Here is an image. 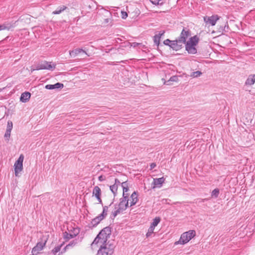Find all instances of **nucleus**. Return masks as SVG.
I'll list each match as a JSON object with an SVG mask.
<instances>
[{
  "mask_svg": "<svg viewBox=\"0 0 255 255\" xmlns=\"http://www.w3.org/2000/svg\"><path fill=\"white\" fill-rule=\"evenodd\" d=\"M111 22H112L111 18H109V17L104 19V23L105 24L111 23Z\"/></svg>",
  "mask_w": 255,
  "mask_h": 255,
  "instance_id": "nucleus-38",
  "label": "nucleus"
},
{
  "mask_svg": "<svg viewBox=\"0 0 255 255\" xmlns=\"http://www.w3.org/2000/svg\"><path fill=\"white\" fill-rule=\"evenodd\" d=\"M159 1V2H162V5L163 4V3H164V0H158Z\"/></svg>",
  "mask_w": 255,
  "mask_h": 255,
  "instance_id": "nucleus-50",
  "label": "nucleus"
},
{
  "mask_svg": "<svg viewBox=\"0 0 255 255\" xmlns=\"http://www.w3.org/2000/svg\"><path fill=\"white\" fill-rule=\"evenodd\" d=\"M149 1L153 4L156 5H162V2H159L158 0H149Z\"/></svg>",
  "mask_w": 255,
  "mask_h": 255,
  "instance_id": "nucleus-34",
  "label": "nucleus"
},
{
  "mask_svg": "<svg viewBox=\"0 0 255 255\" xmlns=\"http://www.w3.org/2000/svg\"><path fill=\"white\" fill-rule=\"evenodd\" d=\"M122 212L117 207V204L115 205V211L112 213V217L115 218L119 214Z\"/></svg>",
  "mask_w": 255,
  "mask_h": 255,
  "instance_id": "nucleus-25",
  "label": "nucleus"
},
{
  "mask_svg": "<svg viewBox=\"0 0 255 255\" xmlns=\"http://www.w3.org/2000/svg\"><path fill=\"white\" fill-rule=\"evenodd\" d=\"M199 38L197 35L191 37L186 43H189L192 45L196 46L199 42Z\"/></svg>",
  "mask_w": 255,
  "mask_h": 255,
  "instance_id": "nucleus-20",
  "label": "nucleus"
},
{
  "mask_svg": "<svg viewBox=\"0 0 255 255\" xmlns=\"http://www.w3.org/2000/svg\"><path fill=\"white\" fill-rule=\"evenodd\" d=\"M122 18L125 19L128 16V14L126 12H122Z\"/></svg>",
  "mask_w": 255,
  "mask_h": 255,
  "instance_id": "nucleus-44",
  "label": "nucleus"
},
{
  "mask_svg": "<svg viewBox=\"0 0 255 255\" xmlns=\"http://www.w3.org/2000/svg\"><path fill=\"white\" fill-rule=\"evenodd\" d=\"M101 190L98 186H95L92 191L93 196H95L98 200L99 203L102 204V200L101 198Z\"/></svg>",
  "mask_w": 255,
  "mask_h": 255,
  "instance_id": "nucleus-10",
  "label": "nucleus"
},
{
  "mask_svg": "<svg viewBox=\"0 0 255 255\" xmlns=\"http://www.w3.org/2000/svg\"><path fill=\"white\" fill-rule=\"evenodd\" d=\"M195 46L189 43H186L185 48L189 54H195L197 53V49Z\"/></svg>",
  "mask_w": 255,
  "mask_h": 255,
  "instance_id": "nucleus-15",
  "label": "nucleus"
},
{
  "mask_svg": "<svg viewBox=\"0 0 255 255\" xmlns=\"http://www.w3.org/2000/svg\"><path fill=\"white\" fill-rule=\"evenodd\" d=\"M99 242L101 243H105L104 241H102V237L100 236L99 234L93 242V244H98Z\"/></svg>",
  "mask_w": 255,
  "mask_h": 255,
  "instance_id": "nucleus-27",
  "label": "nucleus"
},
{
  "mask_svg": "<svg viewBox=\"0 0 255 255\" xmlns=\"http://www.w3.org/2000/svg\"><path fill=\"white\" fill-rule=\"evenodd\" d=\"M23 159L24 156L22 154H21L14 164V172L16 176H17L18 173L23 169Z\"/></svg>",
  "mask_w": 255,
  "mask_h": 255,
  "instance_id": "nucleus-4",
  "label": "nucleus"
},
{
  "mask_svg": "<svg viewBox=\"0 0 255 255\" xmlns=\"http://www.w3.org/2000/svg\"><path fill=\"white\" fill-rule=\"evenodd\" d=\"M99 215L103 219H104L107 216V212L103 211L102 213Z\"/></svg>",
  "mask_w": 255,
  "mask_h": 255,
  "instance_id": "nucleus-39",
  "label": "nucleus"
},
{
  "mask_svg": "<svg viewBox=\"0 0 255 255\" xmlns=\"http://www.w3.org/2000/svg\"><path fill=\"white\" fill-rule=\"evenodd\" d=\"M64 85L60 83H57L54 85L48 84L45 86V88L48 90H53L55 89H61L63 88Z\"/></svg>",
  "mask_w": 255,
  "mask_h": 255,
  "instance_id": "nucleus-14",
  "label": "nucleus"
},
{
  "mask_svg": "<svg viewBox=\"0 0 255 255\" xmlns=\"http://www.w3.org/2000/svg\"><path fill=\"white\" fill-rule=\"evenodd\" d=\"M61 249V246H58L57 247H55L52 250V253L55 255L58 252H59L60 251Z\"/></svg>",
  "mask_w": 255,
  "mask_h": 255,
  "instance_id": "nucleus-33",
  "label": "nucleus"
},
{
  "mask_svg": "<svg viewBox=\"0 0 255 255\" xmlns=\"http://www.w3.org/2000/svg\"><path fill=\"white\" fill-rule=\"evenodd\" d=\"M156 165L155 163H152L150 165V170L154 168L155 167H156Z\"/></svg>",
  "mask_w": 255,
  "mask_h": 255,
  "instance_id": "nucleus-47",
  "label": "nucleus"
},
{
  "mask_svg": "<svg viewBox=\"0 0 255 255\" xmlns=\"http://www.w3.org/2000/svg\"><path fill=\"white\" fill-rule=\"evenodd\" d=\"M153 233V232H147L146 234V237H150L151 234Z\"/></svg>",
  "mask_w": 255,
  "mask_h": 255,
  "instance_id": "nucleus-49",
  "label": "nucleus"
},
{
  "mask_svg": "<svg viewBox=\"0 0 255 255\" xmlns=\"http://www.w3.org/2000/svg\"><path fill=\"white\" fill-rule=\"evenodd\" d=\"M177 79H178L177 77L175 76H172L170 78L169 81H176L177 80Z\"/></svg>",
  "mask_w": 255,
  "mask_h": 255,
  "instance_id": "nucleus-41",
  "label": "nucleus"
},
{
  "mask_svg": "<svg viewBox=\"0 0 255 255\" xmlns=\"http://www.w3.org/2000/svg\"><path fill=\"white\" fill-rule=\"evenodd\" d=\"M190 35V31L187 28L184 27L182 29L178 39L180 42H181L183 44H185L186 39Z\"/></svg>",
  "mask_w": 255,
  "mask_h": 255,
  "instance_id": "nucleus-7",
  "label": "nucleus"
},
{
  "mask_svg": "<svg viewBox=\"0 0 255 255\" xmlns=\"http://www.w3.org/2000/svg\"><path fill=\"white\" fill-rule=\"evenodd\" d=\"M195 234L196 233L194 230H190L188 232L184 233L181 235L179 240L177 242H176L175 244L184 245L191 240L195 236Z\"/></svg>",
  "mask_w": 255,
  "mask_h": 255,
  "instance_id": "nucleus-2",
  "label": "nucleus"
},
{
  "mask_svg": "<svg viewBox=\"0 0 255 255\" xmlns=\"http://www.w3.org/2000/svg\"><path fill=\"white\" fill-rule=\"evenodd\" d=\"M120 202L118 205H117V207L121 211L123 212L126 210L128 205V197H123L120 199Z\"/></svg>",
  "mask_w": 255,
  "mask_h": 255,
  "instance_id": "nucleus-6",
  "label": "nucleus"
},
{
  "mask_svg": "<svg viewBox=\"0 0 255 255\" xmlns=\"http://www.w3.org/2000/svg\"><path fill=\"white\" fill-rule=\"evenodd\" d=\"M171 42L172 40H170L169 39H167L163 41V44L170 47V45L171 43Z\"/></svg>",
  "mask_w": 255,
  "mask_h": 255,
  "instance_id": "nucleus-37",
  "label": "nucleus"
},
{
  "mask_svg": "<svg viewBox=\"0 0 255 255\" xmlns=\"http://www.w3.org/2000/svg\"><path fill=\"white\" fill-rule=\"evenodd\" d=\"M102 205V206H103V211L108 213V209H109V206H103V204Z\"/></svg>",
  "mask_w": 255,
  "mask_h": 255,
  "instance_id": "nucleus-42",
  "label": "nucleus"
},
{
  "mask_svg": "<svg viewBox=\"0 0 255 255\" xmlns=\"http://www.w3.org/2000/svg\"><path fill=\"white\" fill-rule=\"evenodd\" d=\"M113 203V202H111V203L110 205V206Z\"/></svg>",
  "mask_w": 255,
  "mask_h": 255,
  "instance_id": "nucleus-51",
  "label": "nucleus"
},
{
  "mask_svg": "<svg viewBox=\"0 0 255 255\" xmlns=\"http://www.w3.org/2000/svg\"><path fill=\"white\" fill-rule=\"evenodd\" d=\"M137 192L136 191H134L132 194L130 196V206L131 207L136 204L137 202L138 199L137 197Z\"/></svg>",
  "mask_w": 255,
  "mask_h": 255,
  "instance_id": "nucleus-13",
  "label": "nucleus"
},
{
  "mask_svg": "<svg viewBox=\"0 0 255 255\" xmlns=\"http://www.w3.org/2000/svg\"><path fill=\"white\" fill-rule=\"evenodd\" d=\"M65 233L66 234V235H65V237L67 239H70L76 237V235L79 233V230L78 229H74V234H68L66 232H65Z\"/></svg>",
  "mask_w": 255,
  "mask_h": 255,
  "instance_id": "nucleus-24",
  "label": "nucleus"
},
{
  "mask_svg": "<svg viewBox=\"0 0 255 255\" xmlns=\"http://www.w3.org/2000/svg\"><path fill=\"white\" fill-rule=\"evenodd\" d=\"M56 65L52 62H48L47 61H44L39 64L36 67V70H42L47 69L53 70L55 69Z\"/></svg>",
  "mask_w": 255,
  "mask_h": 255,
  "instance_id": "nucleus-5",
  "label": "nucleus"
},
{
  "mask_svg": "<svg viewBox=\"0 0 255 255\" xmlns=\"http://www.w3.org/2000/svg\"><path fill=\"white\" fill-rule=\"evenodd\" d=\"M160 218L159 217H155L153 220V222L151 223V225L152 226L154 227V228L159 224V223L160 221Z\"/></svg>",
  "mask_w": 255,
  "mask_h": 255,
  "instance_id": "nucleus-28",
  "label": "nucleus"
},
{
  "mask_svg": "<svg viewBox=\"0 0 255 255\" xmlns=\"http://www.w3.org/2000/svg\"><path fill=\"white\" fill-rule=\"evenodd\" d=\"M219 19V16L217 15H212L211 16L204 17V21L206 24H210L211 25H215L218 20Z\"/></svg>",
  "mask_w": 255,
  "mask_h": 255,
  "instance_id": "nucleus-9",
  "label": "nucleus"
},
{
  "mask_svg": "<svg viewBox=\"0 0 255 255\" xmlns=\"http://www.w3.org/2000/svg\"><path fill=\"white\" fill-rule=\"evenodd\" d=\"M160 35H155L153 37L154 43L158 46L160 43Z\"/></svg>",
  "mask_w": 255,
  "mask_h": 255,
  "instance_id": "nucleus-31",
  "label": "nucleus"
},
{
  "mask_svg": "<svg viewBox=\"0 0 255 255\" xmlns=\"http://www.w3.org/2000/svg\"><path fill=\"white\" fill-rule=\"evenodd\" d=\"M67 7L65 5H61L57 8V9L52 12L53 14H59L66 9Z\"/></svg>",
  "mask_w": 255,
  "mask_h": 255,
  "instance_id": "nucleus-22",
  "label": "nucleus"
},
{
  "mask_svg": "<svg viewBox=\"0 0 255 255\" xmlns=\"http://www.w3.org/2000/svg\"><path fill=\"white\" fill-rule=\"evenodd\" d=\"M165 31H161L159 32L158 34H156V35H160V38L164 34Z\"/></svg>",
  "mask_w": 255,
  "mask_h": 255,
  "instance_id": "nucleus-48",
  "label": "nucleus"
},
{
  "mask_svg": "<svg viewBox=\"0 0 255 255\" xmlns=\"http://www.w3.org/2000/svg\"><path fill=\"white\" fill-rule=\"evenodd\" d=\"M103 219L99 215L98 216L92 219L91 224L93 227H96Z\"/></svg>",
  "mask_w": 255,
  "mask_h": 255,
  "instance_id": "nucleus-21",
  "label": "nucleus"
},
{
  "mask_svg": "<svg viewBox=\"0 0 255 255\" xmlns=\"http://www.w3.org/2000/svg\"><path fill=\"white\" fill-rule=\"evenodd\" d=\"M1 91V89H0V92Z\"/></svg>",
  "mask_w": 255,
  "mask_h": 255,
  "instance_id": "nucleus-53",
  "label": "nucleus"
},
{
  "mask_svg": "<svg viewBox=\"0 0 255 255\" xmlns=\"http://www.w3.org/2000/svg\"><path fill=\"white\" fill-rule=\"evenodd\" d=\"M98 251V255H112L114 252L115 245L113 244L105 243Z\"/></svg>",
  "mask_w": 255,
  "mask_h": 255,
  "instance_id": "nucleus-1",
  "label": "nucleus"
},
{
  "mask_svg": "<svg viewBox=\"0 0 255 255\" xmlns=\"http://www.w3.org/2000/svg\"><path fill=\"white\" fill-rule=\"evenodd\" d=\"M13 26L10 23H5L2 24H0V31L3 30H9Z\"/></svg>",
  "mask_w": 255,
  "mask_h": 255,
  "instance_id": "nucleus-23",
  "label": "nucleus"
},
{
  "mask_svg": "<svg viewBox=\"0 0 255 255\" xmlns=\"http://www.w3.org/2000/svg\"><path fill=\"white\" fill-rule=\"evenodd\" d=\"M81 52H83L86 55L87 54L86 52L81 48H77L73 50L70 51L69 53L71 56L75 57Z\"/></svg>",
  "mask_w": 255,
  "mask_h": 255,
  "instance_id": "nucleus-16",
  "label": "nucleus"
},
{
  "mask_svg": "<svg viewBox=\"0 0 255 255\" xmlns=\"http://www.w3.org/2000/svg\"><path fill=\"white\" fill-rule=\"evenodd\" d=\"M154 227L152 226L151 225H150V227L149 228L148 231V232H153V231H154Z\"/></svg>",
  "mask_w": 255,
  "mask_h": 255,
  "instance_id": "nucleus-46",
  "label": "nucleus"
},
{
  "mask_svg": "<svg viewBox=\"0 0 255 255\" xmlns=\"http://www.w3.org/2000/svg\"><path fill=\"white\" fill-rule=\"evenodd\" d=\"M10 131L6 130L5 134H4V137L5 139L7 141L9 140V138L10 136Z\"/></svg>",
  "mask_w": 255,
  "mask_h": 255,
  "instance_id": "nucleus-35",
  "label": "nucleus"
},
{
  "mask_svg": "<svg viewBox=\"0 0 255 255\" xmlns=\"http://www.w3.org/2000/svg\"><path fill=\"white\" fill-rule=\"evenodd\" d=\"M98 179L100 181H103L106 179V177L105 176L101 175L99 177Z\"/></svg>",
  "mask_w": 255,
  "mask_h": 255,
  "instance_id": "nucleus-43",
  "label": "nucleus"
},
{
  "mask_svg": "<svg viewBox=\"0 0 255 255\" xmlns=\"http://www.w3.org/2000/svg\"><path fill=\"white\" fill-rule=\"evenodd\" d=\"M30 96L31 94L29 92H24L21 95L20 100L22 102L26 103L30 99Z\"/></svg>",
  "mask_w": 255,
  "mask_h": 255,
  "instance_id": "nucleus-18",
  "label": "nucleus"
},
{
  "mask_svg": "<svg viewBox=\"0 0 255 255\" xmlns=\"http://www.w3.org/2000/svg\"><path fill=\"white\" fill-rule=\"evenodd\" d=\"M202 75V73L200 71H197L196 72H192L190 76L193 78H197L200 77Z\"/></svg>",
  "mask_w": 255,
  "mask_h": 255,
  "instance_id": "nucleus-30",
  "label": "nucleus"
},
{
  "mask_svg": "<svg viewBox=\"0 0 255 255\" xmlns=\"http://www.w3.org/2000/svg\"><path fill=\"white\" fill-rule=\"evenodd\" d=\"M111 234V228L106 227L99 233V236H102V241L106 243L108 237Z\"/></svg>",
  "mask_w": 255,
  "mask_h": 255,
  "instance_id": "nucleus-8",
  "label": "nucleus"
},
{
  "mask_svg": "<svg viewBox=\"0 0 255 255\" xmlns=\"http://www.w3.org/2000/svg\"><path fill=\"white\" fill-rule=\"evenodd\" d=\"M118 188V187L116 184H113L110 186V189L112 192L113 193L114 197L117 195Z\"/></svg>",
  "mask_w": 255,
  "mask_h": 255,
  "instance_id": "nucleus-26",
  "label": "nucleus"
},
{
  "mask_svg": "<svg viewBox=\"0 0 255 255\" xmlns=\"http://www.w3.org/2000/svg\"><path fill=\"white\" fill-rule=\"evenodd\" d=\"M120 181L118 179H115L114 184H116L117 186H119L121 184Z\"/></svg>",
  "mask_w": 255,
  "mask_h": 255,
  "instance_id": "nucleus-45",
  "label": "nucleus"
},
{
  "mask_svg": "<svg viewBox=\"0 0 255 255\" xmlns=\"http://www.w3.org/2000/svg\"><path fill=\"white\" fill-rule=\"evenodd\" d=\"M220 191L218 188H216L213 190L211 193V196L215 198H216L218 197L219 195Z\"/></svg>",
  "mask_w": 255,
  "mask_h": 255,
  "instance_id": "nucleus-29",
  "label": "nucleus"
},
{
  "mask_svg": "<svg viewBox=\"0 0 255 255\" xmlns=\"http://www.w3.org/2000/svg\"><path fill=\"white\" fill-rule=\"evenodd\" d=\"M183 43L179 41V39H177L175 40H172L171 43L170 45V47L173 50L178 51L181 49Z\"/></svg>",
  "mask_w": 255,
  "mask_h": 255,
  "instance_id": "nucleus-11",
  "label": "nucleus"
},
{
  "mask_svg": "<svg viewBox=\"0 0 255 255\" xmlns=\"http://www.w3.org/2000/svg\"><path fill=\"white\" fill-rule=\"evenodd\" d=\"M13 128V124L11 121H8L7 124L6 130L11 131Z\"/></svg>",
  "mask_w": 255,
  "mask_h": 255,
  "instance_id": "nucleus-32",
  "label": "nucleus"
},
{
  "mask_svg": "<svg viewBox=\"0 0 255 255\" xmlns=\"http://www.w3.org/2000/svg\"><path fill=\"white\" fill-rule=\"evenodd\" d=\"M104 14L106 16H107V17L111 16V13L109 11L106 10H104Z\"/></svg>",
  "mask_w": 255,
  "mask_h": 255,
  "instance_id": "nucleus-40",
  "label": "nucleus"
},
{
  "mask_svg": "<svg viewBox=\"0 0 255 255\" xmlns=\"http://www.w3.org/2000/svg\"><path fill=\"white\" fill-rule=\"evenodd\" d=\"M164 181L165 178L163 177L159 178H154L153 179V184L156 187H160Z\"/></svg>",
  "mask_w": 255,
  "mask_h": 255,
  "instance_id": "nucleus-19",
  "label": "nucleus"
},
{
  "mask_svg": "<svg viewBox=\"0 0 255 255\" xmlns=\"http://www.w3.org/2000/svg\"><path fill=\"white\" fill-rule=\"evenodd\" d=\"M69 246H70V244H69L68 245H67L66 247H68Z\"/></svg>",
  "mask_w": 255,
  "mask_h": 255,
  "instance_id": "nucleus-52",
  "label": "nucleus"
},
{
  "mask_svg": "<svg viewBox=\"0 0 255 255\" xmlns=\"http://www.w3.org/2000/svg\"><path fill=\"white\" fill-rule=\"evenodd\" d=\"M255 83V74H251L247 79L245 83V87H250L253 85Z\"/></svg>",
  "mask_w": 255,
  "mask_h": 255,
  "instance_id": "nucleus-12",
  "label": "nucleus"
},
{
  "mask_svg": "<svg viewBox=\"0 0 255 255\" xmlns=\"http://www.w3.org/2000/svg\"><path fill=\"white\" fill-rule=\"evenodd\" d=\"M139 45H142L143 48H144L145 47V45H142L141 43H137V42H133L132 43H131V46L135 48Z\"/></svg>",
  "mask_w": 255,
  "mask_h": 255,
  "instance_id": "nucleus-36",
  "label": "nucleus"
},
{
  "mask_svg": "<svg viewBox=\"0 0 255 255\" xmlns=\"http://www.w3.org/2000/svg\"><path fill=\"white\" fill-rule=\"evenodd\" d=\"M48 240L47 236H43L42 241L37 243L36 245L32 250V255H36L41 251L45 246Z\"/></svg>",
  "mask_w": 255,
  "mask_h": 255,
  "instance_id": "nucleus-3",
  "label": "nucleus"
},
{
  "mask_svg": "<svg viewBox=\"0 0 255 255\" xmlns=\"http://www.w3.org/2000/svg\"><path fill=\"white\" fill-rule=\"evenodd\" d=\"M121 186L123 188V197H128V194L126 193L127 192L129 189L128 186V183L127 181L123 182L121 183Z\"/></svg>",
  "mask_w": 255,
  "mask_h": 255,
  "instance_id": "nucleus-17",
  "label": "nucleus"
}]
</instances>
